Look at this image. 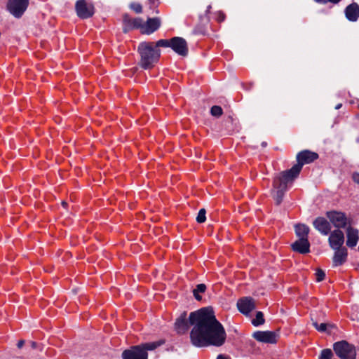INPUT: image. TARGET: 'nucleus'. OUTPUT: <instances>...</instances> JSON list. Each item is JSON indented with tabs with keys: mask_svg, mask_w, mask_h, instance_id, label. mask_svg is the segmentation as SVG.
Returning <instances> with one entry per match:
<instances>
[{
	"mask_svg": "<svg viewBox=\"0 0 359 359\" xmlns=\"http://www.w3.org/2000/svg\"><path fill=\"white\" fill-rule=\"evenodd\" d=\"M189 321L193 325L190 339L194 346H220L225 342L224 328L216 319L212 309L203 308L191 312Z\"/></svg>",
	"mask_w": 359,
	"mask_h": 359,
	"instance_id": "1",
	"label": "nucleus"
},
{
	"mask_svg": "<svg viewBox=\"0 0 359 359\" xmlns=\"http://www.w3.org/2000/svg\"><path fill=\"white\" fill-rule=\"evenodd\" d=\"M318 155L308 150L299 152L297 156V164L291 169L281 172L274 179L272 195L277 204L283 200L284 193L287 189L294 178L297 177L304 164L309 163L317 159Z\"/></svg>",
	"mask_w": 359,
	"mask_h": 359,
	"instance_id": "2",
	"label": "nucleus"
},
{
	"mask_svg": "<svg viewBox=\"0 0 359 359\" xmlns=\"http://www.w3.org/2000/svg\"><path fill=\"white\" fill-rule=\"evenodd\" d=\"M137 51L140 55V65L144 69L151 68L161 55L159 49L154 47L151 42H142L139 44Z\"/></svg>",
	"mask_w": 359,
	"mask_h": 359,
	"instance_id": "3",
	"label": "nucleus"
},
{
	"mask_svg": "<svg viewBox=\"0 0 359 359\" xmlns=\"http://www.w3.org/2000/svg\"><path fill=\"white\" fill-rule=\"evenodd\" d=\"M336 355L341 359H355L356 350L353 344L346 341H340L333 344Z\"/></svg>",
	"mask_w": 359,
	"mask_h": 359,
	"instance_id": "4",
	"label": "nucleus"
},
{
	"mask_svg": "<svg viewBox=\"0 0 359 359\" xmlns=\"http://www.w3.org/2000/svg\"><path fill=\"white\" fill-rule=\"evenodd\" d=\"M28 4V0H8L7 8L13 15L20 18L26 11Z\"/></svg>",
	"mask_w": 359,
	"mask_h": 359,
	"instance_id": "5",
	"label": "nucleus"
},
{
	"mask_svg": "<svg viewBox=\"0 0 359 359\" xmlns=\"http://www.w3.org/2000/svg\"><path fill=\"white\" fill-rule=\"evenodd\" d=\"M76 11L81 19H86L93 15L94 7L85 0H79L76 4Z\"/></svg>",
	"mask_w": 359,
	"mask_h": 359,
	"instance_id": "6",
	"label": "nucleus"
},
{
	"mask_svg": "<svg viewBox=\"0 0 359 359\" xmlns=\"http://www.w3.org/2000/svg\"><path fill=\"white\" fill-rule=\"evenodd\" d=\"M327 217L330 222L337 228H344L348 223L346 215L341 212H327Z\"/></svg>",
	"mask_w": 359,
	"mask_h": 359,
	"instance_id": "7",
	"label": "nucleus"
},
{
	"mask_svg": "<svg viewBox=\"0 0 359 359\" xmlns=\"http://www.w3.org/2000/svg\"><path fill=\"white\" fill-rule=\"evenodd\" d=\"M170 48L180 55L187 56L188 54L187 43L182 37L176 36L172 38Z\"/></svg>",
	"mask_w": 359,
	"mask_h": 359,
	"instance_id": "8",
	"label": "nucleus"
},
{
	"mask_svg": "<svg viewBox=\"0 0 359 359\" xmlns=\"http://www.w3.org/2000/svg\"><path fill=\"white\" fill-rule=\"evenodd\" d=\"M328 241L330 246L332 250L343 248L342 245L344 243V233L339 229L334 230L331 232Z\"/></svg>",
	"mask_w": 359,
	"mask_h": 359,
	"instance_id": "9",
	"label": "nucleus"
},
{
	"mask_svg": "<svg viewBox=\"0 0 359 359\" xmlns=\"http://www.w3.org/2000/svg\"><path fill=\"white\" fill-rule=\"evenodd\" d=\"M123 359H148V354L141 346H134L131 350H126L122 354Z\"/></svg>",
	"mask_w": 359,
	"mask_h": 359,
	"instance_id": "10",
	"label": "nucleus"
},
{
	"mask_svg": "<svg viewBox=\"0 0 359 359\" xmlns=\"http://www.w3.org/2000/svg\"><path fill=\"white\" fill-rule=\"evenodd\" d=\"M237 307L242 313L248 315L255 309V303L251 297H244L238 301Z\"/></svg>",
	"mask_w": 359,
	"mask_h": 359,
	"instance_id": "11",
	"label": "nucleus"
},
{
	"mask_svg": "<svg viewBox=\"0 0 359 359\" xmlns=\"http://www.w3.org/2000/svg\"><path fill=\"white\" fill-rule=\"evenodd\" d=\"M131 29L138 30L142 34L149 35L159 29L160 24H129Z\"/></svg>",
	"mask_w": 359,
	"mask_h": 359,
	"instance_id": "12",
	"label": "nucleus"
},
{
	"mask_svg": "<svg viewBox=\"0 0 359 359\" xmlns=\"http://www.w3.org/2000/svg\"><path fill=\"white\" fill-rule=\"evenodd\" d=\"M252 336L256 340L264 343L273 344L276 341V334L271 331H257Z\"/></svg>",
	"mask_w": 359,
	"mask_h": 359,
	"instance_id": "13",
	"label": "nucleus"
},
{
	"mask_svg": "<svg viewBox=\"0 0 359 359\" xmlns=\"http://www.w3.org/2000/svg\"><path fill=\"white\" fill-rule=\"evenodd\" d=\"M313 226L323 235H327L331 231L330 222L323 217H318L313 222Z\"/></svg>",
	"mask_w": 359,
	"mask_h": 359,
	"instance_id": "14",
	"label": "nucleus"
},
{
	"mask_svg": "<svg viewBox=\"0 0 359 359\" xmlns=\"http://www.w3.org/2000/svg\"><path fill=\"white\" fill-rule=\"evenodd\" d=\"M346 245L349 248L355 247L359 240L358 230L351 226L346 229Z\"/></svg>",
	"mask_w": 359,
	"mask_h": 359,
	"instance_id": "15",
	"label": "nucleus"
},
{
	"mask_svg": "<svg viewBox=\"0 0 359 359\" xmlns=\"http://www.w3.org/2000/svg\"><path fill=\"white\" fill-rule=\"evenodd\" d=\"M292 248L294 251L302 254H306L309 252L310 243L308 238L298 239L292 245Z\"/></svg>",
	"mask_w": 359,
	"mask_h": 359,
	"instance_id": "16",
	"label": "nucleus"
},
{
	"mask_svg": "<svg viewBox=\"0 0 359 359\" xmlns=\"http://www.w3.org/2000/svg\"><path fill=\"white\" fill-rule=\"evenodd\" d=\"M334 250L333 265L334 266H338L343 264L347 258V250L345 248H341Z\"/></svg>",
	"mask_w": 359,
	"mask_h": 359,
	"instance_id": "17",
	"label": "nucleus"
},
{
	"mask_svg": "<svg viewBox=\"0 0 359 359\" xmlns=\"http://www.w3.org/2000/svg\"><path fill=\"white\" fill-rule=\"evenodd\" d=\"M345 13L349 21H356L359 16V6L355 3L350 4L346 7Z\"/></svg>",
	"mask_w": 359,
	"mask_h": 359,
	"instance_id": "18",
	"label": "nucleus"
},
{
	"mask_svg": "<svg viewBox=\"0 0 359 359\" xmlns=\"http://www.w3.org/2000/svg\"><path fill=\"white\" fill-rule=\"evenodd\" d=\"M175 330L178 333H184L188 330V323L186 320V313H184L178 318L175 323Z\"/></svg>",
	"mask_w": 359,
	"mask_h": 359,
	"instance_id": "19",
	"label": "nucleus"
},
{
	"mask_svg": "<svg viewBox=\"0 0 359 359\" xmlns=\"http://www.w3.org/2000/svg\"><path fill=\"white\" fill-rule=\"evenodd\" d=\"M295 233L299 239L308 238L309 227L304 224H298L294 226Z\"/></svg>",
	"mask_w": 359,
	"mask_h": 359,
	"instance_id": "20",
	"label": "nucleus"
},
{
	"mask_svg": "<svg viewBox=\"0 0 359 359\" xmlns=\"http://www.w3.org/2000/svg\"><path fill=\"white\" fill-rule=\"evenodd\" d=\"M314 327L319 332L330 333L332 329L334 327V325L329 323H320L318 324L316 321L312 323Z\"/></svg>",
	"mask_w": 359,
	"mask_h": 359,
	"instance_id": "21",
	"label": "nucleus"
},
{
	"mask_svg": "<svg viewBox=\"0 0 359 359\" xmlns=\"http://www.w3.org/2000/svg\"><path fill=\"white\" fill-rule=\"evenodd\" d=\"M264 323V316L262 312L258 311L256 314L255 318L252 320V323L255 326H259Z\"/></svg>",
	"mask_w": 359,
	"mask_h": 359,
	"instance_id": "22",
	"label": "nucleus"
},
{
	"mask_svg": "<svg viewBox=\"0 0 359 359\" xmlns=\"http://www.w3.org/2000/svg\"><path fill=\"white\" fill-rule=\"evenodd\" d=\"M161 344L160 341L146 343L144 344L141 345V348L147 352V351L154 350Z\"/></svg>",
	"mask_w": 359,
	"mask_h": 359,
	"instance_id": "23",
	"label": "nucleus"
},
{
	"mask_svg": "<svg viewBox=\"0 0 359 359\" xmlns=\"http://www.w3.org/2000/svg\"><path fill=\"white\" fill-rule=\"evenodd\" d=\"M170 45L171 39H160L154 44V47L158 49L159 47H170Z\"/></svg>",
	"mask_w": 359,
	"mask_h": 359,
	"instance_id": "24",
	"label": "nucleus"
},
{
	"mask_svg": "<svg viewBox=\"0 0 359 359\" xmlns=\"http://www.w3.org/2000/svg\"><path fill=\"white\" fill-rule=\"evenodd\" d=\"M332 351L329 348H326L321 351L318 359H332Z\"/></svg>",
	"mask_w": 359,
	"mask_h": 359,
	"instance_id": "25",
	"label": "nucleus"
},
{
	"mask_svg": "<svg viewBox=\"0 0 359 359\" xmlns=\"http://www.w3.org/2000/svg\"><path fill=\"white\" fill-rule=\"evenodd\" d=\"M210 113L214 116H220L222 114V109L219 106H213L211 108Z\"/></svg>",
	"mask_w": 359,
	"mask_h": 359,
	"instance_id": "26",
	"label": "nucleus"
},
{
	"mask_svg": "<svg viewBox=\"0 0 359 359\" xmlns=\"http://www.w3.org/2000/svg\"><path fill=\"white\" fill-rule=\"evenodd\" d=\"M205 209H201L198 213V215L196 217V221L198 223H202L205 221Z\"/></svg>",
	"mask_w": 359,
	"mask_h": 359,
	"instance_id": "27",
	"label": "nucleus"
},
{
	"mask_svg": "<svg viewBox=\"0 0 359 359\" xmlns=\"http://www.w3.org/2000/svg\"><path fill=\"white\" fill-rule=\"evenodd\" d=\"M130 7L132 10L135 11L137 13H140L142 12V6L138 3H132L130 5Z\"/></svg>",
	"mask_w": 359,
	"mask_h": 359,
	"instance_id": "28",
	"label": "nucleus"
},
{
	"mask_svg": "<svg viewBox=\"0 0 359 359\" xmlns=\"http://www.w3.org/2000/svg\"><path fill=\"white\" fill-rule=\"evenodd\" d=\"M316 280L320 282L323 280L325 276V272L321 269H318L316 272Z\"/></svg>",
	"mask_w": 359,
	"mask_h": 359,
	"instance_id": "29",
	"label": "nucleus"
},
{
	"mask_svg": "<svg viewBox=\"0 0 359 359\" xmlns=\"http://www.w3.org/2000/svg\"><path fill=\"white\" fill-rule=\"evenodd\" d=\"M206 289V286L204 284H198L196 289L194 290V292H204Z\"/></svg>",
	"mask_w": 359,
	"mask_h": 359,
	"instance_id": "30",
	"label": "nucleus"
},
{
	"mask_svg": "<svg viewBox=\"0 0 359 359\" xmlns=\"http://www.w3.org/2000/svg\"><path fill=\"white\" fill-rule=\"evenodd\" d=\"M160 20L158 18H149L146 22L149 23H155V22H159Z\"/></svg>",
	"mask_w": 359,
	"mask_h": 359,
	"instance_id": "31",
	"label": "nucleus"
},
{
	"mask_svg": "<svg viewBox=\"0 0 359 359\" xmlns=\"http://www.w3.org/2000/svg\"><path fill=\"white\" fill-rule=\"evenodd\" d=\"M353 179L354 182L359 184V174L358 173H354L353 175Z\"/></svg>",
	"mask_w": 359,
	"mask_h": 359,
	"instance_id": "32",
	"label": "nucleus"
},
{
	"mask_svg": "<svg viewBox=\"0 0 359 359\" xmlns=\"http://www.w3.org/2000/svg\"><path fill=\"white\" fill-rule=\"evenodd\" d=\"M217 359H230V358L228 356L224 355H219L217 357Z\"/></svg>",
	"mask_w": 359,
	"mask_h": 359,
	"instance_id": "33",
	"label": "nucleus"
},
{
	"mask_svg": "<svg viewBox=\"0 0 359 359\" xmlns=\"http://www.w3.org/2000/svg\"><path fill=\"white\" fill-rule=\"evenodd\" d=\"M194 295L195 297V298L197 299V300H201V297L198 294V293H197L196 292H194Z\"/></svg>",
	"mask_w": 359,
	"mask_h": 359,
	"instance_id": "34",
	"label": "nucleus"
},
{
	"mask_svg": "<svg viewBox=\"0 0 359 359\" xmlns=\"http://www.w3.org/2000/svg\"><path fill=\"white\" fill-rule=\"evenodd\" d=\"M23 344H24V341L21 340V341H18L17 346L18 348H22Z\"/></svg>",
	"mask_w": 359,
	"mask_h": 359,
	"instance_id": "35",
	"label": "nucleus"
},
{
	"mask_svg": "<svg viewBox=\"0 0 359 359\" xmlns=\"http://www.w3.org/2000/svg\"><path fill=\"white\" fill-rule=\"evenodd\" d=\"M315 1L320 3V4H326L327 2V0H315Z\"/></svg>",
	"mask_w": 359,
	"mask_h": 359,
	"instance_id": "36",
	"label": "nucleus"
},
{
	"mask_svg": "<svg viewBox=\"0 0 359 359\" xmlns=\"http://www.w3.org/2000/svg\"><path fill=\"white\" fill-rule=\"evenodd\" d=\"M341 0H327V1L329 2H331L332 4H337Z\"/></svg>",
	"mask_w": 359,
	"mask_h": 359,
	"instance_id": "37",
	"label": "nucleus"
},
{
	"mask_svg": "<svg viewBox=\"0 0 359 359\" xmlns=\"http://www.w3.org/2000/svg\"><path fill=\"white\" fill-rule=\"evenodd\" d=\"M341 107V104H338L336 107H335V109H339Z\"/></svg>",
	"mask_w": 359,
	"mask_h": 359,
	"instance_id": "38",
	"label": "nucleus"
},
{
	"mask_svg": "<svg viewBox=\"0 0 359 359\" xmlns=\"http://www.w3.org/2000/svg\"><path fill=\"white\" fill-rule=\"evenodd\" d=\"M194 33L195 34H204V32H202V31L198 32V31H196V30L194 31Z\"/></svg>",
	"mask_w": 359,
	"mask_h": 359,
	"instance_id": "39",
	"label": "nucleus"
},
{
	"mask_svg": "<svg viewBox=\"0 0 359 359\" xmlns=\"http://www.w3.org/2000/svg\"><path fill=\"white\" fill-rule=\"evenodd\" d=\"M31 344H32V346L33 348H35V347H36V343H35V342H32Z\"/></svg>",
	"mask_w": 359,
	"mask_h": 359,
	"instance_id": "40",
	"label": "nucleus"
},
{
	"mask_svg": "<svg viewBox=\"0 0 359 359\" xmlns=\"http://www.w3.org/2000/svg\"><path fill=\"white\" fill-rule=\"evenodd\" d=\"M62 205H63V206H65L67 203H66L65 201H63V202L62 203Z\"/></svg>",
	"mask_w": 359,
	"mask_h": 359,
	"instance_id": "41",
	"label": "nucleus"
}]
</instances>
